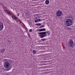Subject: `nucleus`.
<instances>
[{
    "mask_svg": "<svg viewBox=\"0 0 75 75\" xmlns=\"http://www.w3.org/2000/svg\"><path fill=\"white\" fill-rule=\"evenodd\" d=\"M40 31H42V29H40Z\"/></svg>",
    "mask_w": 75,
    "mask_h": 75,
    "instance_id": "nucleus-22",
    "label": "nucleus"
},
{
    "mask_svg": "<svg viewBox=\"0 0 75 75\" xmlns=\"http://www.w3.org/2000/svg\"><path fill=\"white\" fill-rule=\"evenodd\" d=\"M74 42L73 40H70L68 43V45L69 47H74Z\"/></svg>",
    "mask_w": 75,
    "mask_h": 75,
    "instance_id": "nucleus-4",
    "label": "nucleus"
},
{
    "mask_svg": "<svg viewBox=\"0 0 75 75\" xmlns=\"http://www.w3.org/2000/svg\"><path fill=\"white\" fill-rule=\"evenodd\" d=\"M36 52H37L36 50H33V54H36Z\"/></svg>",
    "mask_w": 75,
    "mask_h": 75,
    "instance_id": "nucleus-10",
    "label": "nucleus"
},
{
    "mask_svg": "<svg viewBox=\"0 0 75 75\" xmlns=\"http://www.w3.org/2000/svg\"><path fill=\"white\" fill-rule=\"evenodd\" d=\"M46 40V39H41V41H45Z\"/></svg>",
    "mask_w": 75,
    "mask_h": 75,
    "instance_id": "nucleus-15",
    "label": "nucleus"
},
{
    "mask_svg": "<svg viewBox=\"0 0 75 75\" xmlns=\"http://www.w3.org/2000/svg\"><path fill=\"white\" fill-rule=\"evenodd\" d=\"M73 45H74H74H75V40L74 41V43H73Z\"/></svg>",
    "mask_w": 75,
    "mask_h": 75,
    "instance_id": "nucleus-21",
    "label": "nucleus"
},
{
    "mask_svg": "<svg viewBox=\"0 0 75 75\" xmlns=\"http://www.w3.org/2000/svg\"><path fill=\"white\" fill-rule=\"evenodd\" d=\"M4 10L5 11H6V13H7L8 11L5 10V9H4Z\"/></svg>",
    "mask_w": 75,
    "mask_h": 75,
    "instance_id": "nucleus-20",
    "label": "nucleus"
},
{
    "mask_svg": "<svg viewBox=\"0 0 75 75\" xmlns=\"http://www.w3.org/2000/svg\"><path fill=\"white\" fill-rule=\"evenodd\" d=\"M28 36H30V34H28Z\"/></svg>",
    "mask_w": 75,
    "mask_h": 75,
    "instance_id": "nucleus-26",
    "label": "nucleus"
},
{
    "mask_svg": "<svg viewBox=\"0 0 75 75\" xmlns=\"http://www.w3.org/2000/svg\"><path fill=\"white\" fill-rule=\"evenodd\" d=\"M20 13H18V16H19V14Z\"/></svg>",
    "mask_w": 75,
    "mask_h": 75,
    "instance_id": "nucleus-24",
    "label": "nucleus"
},
{
    "mask_svg": "<svg viewBox=\"0 0 75 75\" xmlns=\"http://www.w3.org/2000/svg\"><path fill=\"white\" fill-rule=\"evenodd\" d=\"M38 34H39V37H40V38H44V37H47V35L46 34V32H43L41 33H38Z\"/></svg>",
    "mask_w": 75,
    "mask_h": 75,
    "instance_id": "nucleus-3",
    "label": "nucleus"
},
{
    "mask_svg": "<svg viewBox=\"0 0 75 75\" xmlns=\"http://www.w3.org/2000/svg\"><path fill=\"white\" fill-rule=\"evenodd\" d=\"M12 17H13V18H14V19L15 20H17V18H16V17L12 16Z\"/></svg>",
    "mask_w": 75,
    "mask_h": 75,
    "instance_id": "nucleus-12",
    "label": "nucleus"
},
{
    "mask_svg": "<svg viewBox=\"0 0 75 75\" xmlns=\"http://www.w3.org/2000/svg\"><path fill=\"white\" fill-rule=\"evenodd\" d=\"M46 34L47 33V35H50V34H51V33H50V31H47V32H46Z\"/></svg>",
    "mask_w": 75,
    "mask_h": 75,
    "instance_id": "nucleus-11",
    "label": "nucleus"
},
{
    "mask_svg": "<svg viewBox=\"0 0 75 75\" xmlns=\"http://www.w3.org/2000/svg\"><path fill=\"white\" fill-rule=\"evenodd\" d=\"M3 24L1 21H0V31H1L3 29Z\"/></svg>",
    "mask_w": 75,
    "mask_h": 75,
    "instance_id": "nucleus-6",
    "label": "nucleus"
},
{
    "mask_svg": "<svg viewBox=\"0 0 75 75\" xmlns=\"http://www.w3.org/2000/svg\"><path fill=\"white\" fill-rule=\"evenodd\" d=\"M72 20H73V18H72Z\"/></svg>",
    "mask_w": 75,
    "mask_h": 75,
    "instance_id": "nucleus-28",
    "label": "nucleus"
},
{
    "mask_svg": "<svg viewBox=\"0 0 75 75\" xmlns=\"http://www.w3.org/2000/svg\"><path fill=\"white\" fill-rule=\"evenodd\" d=\"M35 19H37V18H35Z\"/></svg>",
    "mask_w": 75,
    "mask_h": 75,
    "instance_id": "nucleus-29",
    "label": "nucleus"
},
{
    "mask_svg": "<svg viewBox=\"0 0 75 75\" xmlns=\"http://www.w3.org/2000/svg\"><path fill=\"white\" fill-rule=\"evenodd\" d=\"M41 25V23H40V24L38 23V24H36V25H38V26H39V25Z\"/></svg>",
    "mask_w": 75,
    "mask_h": 75,
    "instance_id": "nucleus-18",
    "label": "nucleus"
},
{
    "mask_svg": "<svg viewBox=\"0 0 75 75\" xmlns=\"http://www.w3.org/2000/svg\"><path fill=\"white\" fill-rule=\"evenodd\" d=\"M11 69V68H8V69H7V71H9V70H10V69Z\"/></svg>",
    "mask_w": 75,
    "mask_h": 75,
    "instance_id": "nucleus-19",
    "label": "nucleus"
},
{
    "mask_svg": "<svg viewBox=\"0 0 75 75\" xmlns=\"http://www.w3.org/2000/svg\"><path fill=\"white\" fill-rule=\"evenodd\" d=\"M65 21V25L69 27L72 25L73 24V21L71 19H67Z\"/></svg>",
    "mask_w": 75,
    "mask_h": 75,
    "instance_id": "nucleus-1",
    "label": "nucleus"
},
{
    "mask_svg": "<svg viewBox=\"0 0 75 75\" xmlns=\"http://www.w3.org/2000/svg\"><path fill=\"white\" fill-rule=\"evenodd\" d=\"M45 27V26H44V25H43L42 26H41L40 27V28H42V27Z\"/></svg>",
    "mask_w": 75,
    "mask_h": 75,
    "instance_id": "nucleus-16",
    "label": "nucleus"
},
{
    "mask_svg": "<svg viewBox=\"0 0 75 75\" xmlns=\"http://www.w3.org/2000/svg\"><path fill=\"white\" fill-rule=\"evenodd\" d=\"M10 60L7 59H4V67L6 68H8L10 67V62H9Z\"/></svg>",
    "mask_w": 75,
    "mask_h": 75,
    "instance_id": "nucleus-2",
    "label": "nucleus"
},
{
    "mask_svg": "<svg viewBox=\"0 0 75 75\" xmlns=\"http://www.w3.org/2000/svg\"><path fill=\"white\" fill-rule=\"evenodd\" d=\"M7 13H8V14H9L10 15V14H11V13H10V12L8 11V12Z\"/></svg>",
    "mask_w": 75,
    "mask_h": 75,
    "instance_id": "nucleus-17",
    "label": "nucleus"
},
{
    "mask_svg": "<svg viewBox=\"0 0 75 75\" xmlns=\"http://www.w3.org/2000/svg\"><path fill=\"white\" fill-rule=\"evenodd\" d=\"M0 51H1V52L3 53V52L5 51V50L4 49H1V50H0Z\"/></svg>",
    "mask_w": 75,
    "mask_h": 75,
    "instance_id": "nucleus-9",
    "label": "nucleus"
},
{
    "mask_svg": "<svg viewBox=\"0 0 75 75\" xmlns=\"http://www.w3.org/2000/svg\"><path fill=\"white\" fill-rule=\"evenodd\" d=\"M1 4V5H3V4Z\"/></svg>",
    "mask_w": 75,
    "mask_h": 75,
    "instance_id": "nucleus-27",
    "label": "nucleus"
},
{
    "mask_svg": "<svg viewBox=\"0 0 75 75\" xmlns=\"http://www.w3.org/2000/svg\"><path fill=\"white\" fill-rule=\"evenodd\" d=\"M8 75H9V74H8Z\"/></svg>",
    "mask_w": 75,
    "mask_h": 75,
    "instance_id": "nucleus-30",
    "label": "nucleus"
},
{
    "mask_svg": "<svg viewBox=\"0 0 75 75\" xmlns=\"http://www.w3.org/2000/svg\"><path fill=\"white\" fill-rule=\"evenodd\" d=\"M46 30V29H45V28L42 29V31H45Z\"/></svg>",
    "mask_w": 75,
    "mask_h": 75,
    "instance_id": "nucleus-13",
    "label": "nucleus"
},
{
    "mask_svg": "<svg viewBox=\"0 0 75 75\" xmlns=\"http://www.w3.org/2000/svg\"><path fill=\"white\" fill-rule=\"evenodd\" d=\"M37 31H40V29H38Z\"/></svg>",
    "mask_w": 75,
    "mask_h": 75,
    "instance_id": "nucleus-25",
    "label": "nucleus"
},
{
    "mask_svg": "<svg viewBox=\"0 0 75 75\" xmlns=\"http://www.w3.org/2000/svg\"><path fill=\"white\" fill-rule=\"evenodd\" d=\"M29 31L30 33H32L33 32V30L32 29H30L29 30Z\"/></svg>",
    "mask_w": 75,
    "mask_h": 75,
    "instance_id": "nucleus-14",
    "label": "nucleus"
},
{
    "mask_svg": "<svg viewBox=\"0 0 75 75\" xmlns=\"http://www.w3.org/2000/svg\"><path fill=\"white\" fill-rule=\"evenodd\" d=\"M45 3L46 4H48L50 3V1H49V0H46L45 2Z\"/></svg>",
    "mask_w": 75,
    "mask_h": 75,
    "instance_id": "nucleus-8",
    "label": "nucleus"
},
{
    "mask_svg": "<svg viewBox=\"0 0 75 75\" xmlns=\"http://www.w3.org/2000/svg\"><path fill=\"white\" fill-rule=\"evenodd\" d=\"M56 14L57 16L59 17L61 16L62 14V12L61 11H58L56 12Z\"/></svg>",
    "mask_w": 75,
    "mask_h": 75,
    "instance_id": "nucleus-5",
    "label": "nucleus"
},
{
    "mask_svg": "<svg viewBox=\"0 0 75 75\" xmlns=\"http://www.w3.org/2000/svg\"><path fill=\"white\" fill-rule=\"evenodd\" d=\"M38 21H41V19L38 18L35 21V23H38Z\"/></svg>",
    "mask_w": 75,
    "mask_h": 75,
    "instance_id": "nucleus-7",
    "label": "nucleus"
},
{
    "mask_svg": "<svg viewBox=\"0 0 75 75\" xmlns=\"http://www.w3.org/2000/svg\"><path fill=\"white\" fill-rule=\"evenodd\" d=\"M8 42H10V40H8Z\"/></svg>",
    "mask_w": 75,
    "mask_h": 75,
    "instance_id": "nucleus-23",
    "label": "nucleus"
}]
</instances>
